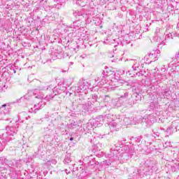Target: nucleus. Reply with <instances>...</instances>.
<instances>
[{
  "instance_id": "obj_1",
  "label": "nucleus",
  "mask_w": 179,
  "mask_h": 179,
  "mask_svg": "<svg viewBox=\"0 0 179 179\" xmlns=\"http://www.w3.org/2000/svg\"><path fill=\"white\" fill-rule=\"evenodd\" d=\"M119 155L120 152H118V150H114L111 149L110 153L108 154V160H105L101 163L95 160L94 167L99 165L103 166V164L105 166H110L111 163H114V162H118V160L120 163H127L128 160L132 159V157L135 155V150L129 147H126V150L118 157Z\"/></svg>"
},
{
  "instance_id": "obj_2",
  "label": "nucleus",
  "mask_w": 179,
  "mask_h": 179,
  "mask_svg": "<svg viewBox=\"0 0 179 179\" xmlns=\"http://www.w3.org/2000/svg\"><path fill=\"white\" fill-rule=\"evenodd\" d=\"M82 113H84V115H89L90 114H92V113H95L96 110L94 107H93V104L92 102L88 101L85 104H82Z\"/></svg>"
},
{
  "instance_id": "obj_3",
  "label": "nucleus",
  "mask_w": 179,
  "mask_h": 179,
  "mask_svg": "<svg viewBox=\"0 0 179 179\" xmlns=\"http://www.w3.org/2000/svg\"><path fill=\"white\" fill-rule=\"evenodd\" d=\"M141 122H145L148 127H152L154 122H156V117L153 115H145L144 117H140Z\"/></svg>"
},
{
  "instance_id": "obj_4",
  "label": "nucleus",
  "mask_w": 179,
  "mask_h": 179,
  "mask_svg": "<svg viewBox=\"0 0 179 179\" xmlns=\"http://www.w3.org/2000/svg\"><path fill=\"white\" fill-rule=\"evenodd\" d=\"M87 89H89L87 82L80 83L78 86L76 87V92L77 93H82V92H85Z\"/></svg>"
},
{
  "instance_id": "obj_5",
  "label": "nucleus",
  "mask_w": 179,
  "mask_h": 179,
  "mask_svg": "<svg viewBox=\"0 0 179 179\" xmlns=\"http://www.w3.org/2000/svg\"><path fill=\"white\" fill-rule=\"evenodd\" d=\"M103 122H104V116L99 115L95 118V120L92 122V127H101L103 125Z\"/></svg>"
},
{
  "instance_id": "obj_6",
  "label": "nucleus",
  "mask_w": 179,
  "mask_h": 179,
  "mask_svg": "<svg viewBox=\"0 0 179 179\" xmlns=\"http://www.w3.org/2000/svg\"><path fill=\"white\" fill-rule=\"evenodd\" d=\"M139 152H142V153H150V149H149V146L145 144H139L137 146Z\"/></svg>"
},
{
  "instance_id": "obj_7",
  "label": "nucleus",
  "mask_w": 179,
  "mask_h": 179,
  "mask_svg": "<svg viewBox=\"0 0 179 179\" xmlns=\"http://www.w3.org/2000/svg\"><path fill=\"white\" fill-rule=\"evenodd\" d=\"M6 136V134H2L1 135L2 142H0V152H2L5 149V146H6V142L8 141Z\"/></svg>"
},
{
  "instance_id": "obj_8",
  "label": "nucleus",
  "mask_w": 179,
  "mask_h": 179,
  "mask_svg": "<svg viewBox=\"0 0 179 179\" xmlns=\"http://www.w3.org/2000/svg\"><path fill=\"white\" fill-rule=\"evenodd\" d=\"M64 163L66 166H69V169H72V167H73V163H72V160L71 159V155L69 154L66 155Z\"/></svg>"
},
{
  "instance_id": "obj_9",
  "label": "nucleus",
  "mask_w": 179,
  "mask_h": 179,
  "mask_svg": "<svg viewBox=\"0 0 179 179\" xmlns=\"http://www.w3.org/2000/svg\"><path fill=\"white\" fill-rule=\"evenodd\" d=\"M9 176L10 179H17L19 178V176L17 175V171L15 169H11L10 170Z\"/></svg>"
},
{
  "instance_id": "obj_10",
  "label": "nucleus",
  "mask_w": 179,
  "mask_h": 179,
  "mask_svg": "<svg viewBox=\"0 0 179 179\" xmlns=\"http://www.w3.org/2000/svg\"><path fill=\"white\" fill-rule=\"evenodd\" d=\"M131 99H133V100L136 101V104L138 101H141V100H142V95L139 94V93L136 92V93L133 94V95L131 96Z\"/></svg>"
},
{
  "instance_id": "obj_11",
  "label": "nucleus",
  "mask_w": 179,
  "mask_h": 179,
  "mask_svg": "<svg viewBox=\"0 0 179 179\" xmlns=\"http://www.w3.org/2000/svg\"><path fill=\"white\" fill-rule=\"evenodd\" d=\"M17 132V130H16V129L10 127L5 134H7V136H13V135H16Z\"/></svg>"
},
{
  "instance_id": "obj_12",
  "label": "nucleus",
  "mask_w": 179,
  "mask_h": 179,
  "mask_svg": "<svg viewBox=\"0 0 179 179\" xmlns=\"http://www.w3.org/2000/svg\"><path fill=\"white\" fill-rule=\"evenodd\" d=\"M137 92H138V94L142 96V94H145L148 93V92H149V90H148L146 89L145 85H141L140 88L138 89V90Z\"/></svg>"
},
{
  "instance_id": "obj_13",
  "label": "nucleus",
  "mask_w": 179,
  "mask_h": 179,
  "mask_svg": "<svg viewBox=\"0 0 179 179\" xmlns=\"http://www.w3.org/2000/svg\"><path fill=\"white\" fill-rule=\"evenodd\" d=\"M109 128H110L111 132H114V131H118V129H120L118 128V125L115 122L109 124Z\"/></svg>"
},
{
  "instance_id": "obj_14",
  "label": "nucleus",
  "mask_w": 179,
  "mask_h": 179,
  "mask_svg": "<svg viewBox=\"0 0 179 179\" xmlns=\"http://www.w3.org/2000/svg\"><path fill=\"white\" fill-rule=\"evenodd\" d=\"M79 128V124H78V122H71L68 125L69 129H78Z\"/></svg>"
},
{
  "instance_id": "obj_15",
  "label": "nucleus",
  "mask_w": 179,
  "mask_h": 179,
  "mask_svg": "<svg viewBox=\"0 0 179 179\" xmlns=\"http://www.w3.org/2000/svg\"><path fill=\"white\" fill-rule=\"evenodd\" d=\"M0 163L1 164H5L6 166V164L9 163V160H8V159H6L5 157H1Z\"/></svg>"
},
{
  "instance_id": "obj_16",
  "label": "nucleus",
  "mask_w": 179,
  "mask_h": 179,
  "mask_svg": "<svg viewBox=\"0 0 179 179\" xmlns=\"http://www.w3.org/2000/svg\"><path fill=\"white\" fill-rule=\"evenodd\" d=\"M92 100L91 103H93L94 104V103H99V101H98L99 96L97 94H92Z\"/></svg>"
},
{
  "instance_id": "obj_17",
  "label": "nucleus",
  "mask_w": 179,
  "mask_h": 179,
  "mask_svg": "<svg viewBox=\"0 0 179 179\" xmlns=\"http://www.w3.org/2000/svg\"><path fill=\"white\" fill-rule=\"evenodd\" d=\"M76 50V48H69L68 52H66L64 55L66 57H72V51H75Z\"/></svg>"
},
{
  "instance_id": "obj_18",
  "label": "nucleus",
  "mask_w": 179,
  "mask_h": 179,
  "mask_svg": "<svg viewBox=\"0 0 179 179\" xmlns=\"http://www.w3.org/2000/svg\"><path fill=\"white\" fill-rule=\"evenodd\" d=\"M142 140V136L132 137L131 141H134L136 143H140Z\"/></svg>"
},
{
  "instance_id": "obj_19",
  "label": "nucleus",
  "mask_w": 179,
  "mask_h": 179,
  "mask_svg": "<svg viewBox=\"0 0 179 179\" xmlns=\"http://www.w3.org/2000/svg\"><path fill=\"white\" fill-rule=\"evenodd\" d=\"M6 166H8V167L10 168V170H12V169H14L13 167H15V163L13 162V161H8Z\"/></svg>"
},
{
  "instance_id": "obj_20",
  "label": "nucleus",
  "mask_w": 179,
  "mask_h": 179,
  "mask_svg": "<svg viewBox=\"0 0 179 179\" xmlns=\"http://www.w3.org/2000/svg\"><path fill=\"white\" fill-rule=\"evenodd\" d=\"M78 100H79L78 103H83V101L86 100V94H84V96L83 95H79Z\"/></svg>"
},
{
  "instance_id": "obj_21",
  "label": "nucleus",
  "mask_w": 179,
  "mask_h": 179,
  "mask_svg": "<svg viewBox=\"0 0 179 179\" xmlns=\"http://www.w3.org/2000/svg\"><path fill=\"white\" fill-rule=\"evenodd\" d=\"M37 155H43V145H40L38 148V151L36 152Z\"/></svg>"
},
{
  "instance_id": "obj_22",
  "label": "nucleus",
  "mask_w": 179,
  "mask_h": 179,
  "mask_svg": "<svg viewBox=\"0 0 179 179\" xmlns=\"http://www.w3.org/2000/svg\"><path fill=\"white\" fill-rule=\"evenodd\" d=\"M138 173H139V171L138 169H136V171L131 174L133 179H138Z\"/></svg>"
},
{
  "instance_id": "obj_23",
  "label": "nucleus",
  "mask_w": 179,
  "mask_h": 179,
  "mask_svg": "<svg viewBox=\"0 0 179 179\" xmlns=\"http://www.w3.org/2000/svg\"><path fill=\"white\" fill-rule=\"evenodd\" d=\"M127 104H129V106H134V104H136V101L131 98L127 100Z\"/></svg>"
},
{
  "instance_id": "obj_24",
  "label": "nucleus",
  "mask_w": 179,
  "mask_h": 179,
  "mask_svg": "<svg viewBox=\"0 0 179 179\" xmlns=\"http://www.w3.org/2000/svg\"><path fill=\"white\" fill-rule=\"evenodd\" d=\"M41 90H43V89H35V90H33V94H34V96L40 94Z\"/></svg>"
},
{
  "instance_id": "obj_25",
  "label": "nucleus",
  "mask_w": 179,
  "mask_h": 179,
  "mask_svg": "<svg viewBox=\"0 0 179 179\" xmlns=\"http://www.w3.org/2000/svg\"><path fill=\"white\" fill-rule=\"evenodd\" d=\"M129 94V92H124V94L121 95L119 100H122V99H127V96Z\"/></svg>"
},
{
  "instance_id": "obj_26",
  "label": "nucleus",
  "mask_w": 179,
  "mask_h": 179,
  "mask_svg": "<svg viewBox=\"0 0 179 179\" xmlns=\"http://www.w3.org/2000/svg\"><path fill=\"white\" fill-rule=\"evenodd\" d=\"M61 94V92H59V90H58L57 89V87H55L53 89V94H54V96H57V94Z\"/></svg>"
},
{
  "instance_id": "obj_27",
  "label": "nucleus",
  "mask_w": 179,
  "mask_h": 179,
  "mask_svg": "<svg viewBox=\"0 0 179 179\" xmlns=\"http://www.w3.org/2000/svg\"><path fill=\"white\" fill-rule=\"evenodd\" d=\"M162 96H166V97L170 96V94L169 93V91L164 90L162 92Z\"/></svg>"
},
{
  "instance_id": "obj_28",
  "label": "nucleus",
  "mask_w": 179,
  "mask_h": 179,
  "mask_svg": "<svg viewBox=\"0 0 179 179\" xmlns=\"http://www.w3.org/2000/svg\"><path fill=\"white\" fill-rule=\"evenodd\" d=\"M73 27H80V21H74L73 22Z\"/></svg>"
},
{
  "instance_id": "obj_29",
  "label": "nucleus",
  "mask_w": 179,
  "mask_h": 179,
  "mask_svg": "<svg viewBox=\"0 0 179 179\" xmlns=\"http://www.w3.org/2000/svg\"><path fill=\"white\" fill-rule=\"evenodd\" d=\"M171 129H173V127H168L166 130V132L167 135H171Z\"/></svg>"
},
{
  "instance_id": "obj_30",
  "label": "nucleus",
  "mask_w": 179,
  "mask_h": 179,
  "mask_svg": "<svg viewBox=\"0 0 179 179\" xmlns=\"http://www.w3.org/2000/svg\"><path fill=\"white\" fill-rule=\"evenodd\" d=\"M113 78H114V79H115V80H117V82L120 80V74H114L113 75Z\"/></svg>"
},
{
  "instance_id": "obj_31",
  "label": "nucleus",
  "mask_w": 179,
  "mask_h": 179,
  "mask_svg": "<svg viewBox=\"0 0 179 179\" xmlns=\"http://www.w3.org/2000/svg\"><path fill=\"white\" fill-rule=\"evenodd\" d=\"M74 16H82V13L79 12V10H76L73 13Z\"/></svg>"
},
{
  "instance_id": "obj_32",
  "label": "nucleus",
  "mask_w": 179,
  "mask_h": 179,
  "mask_svg": "<svg viewBox=\"0 0 179 179\" xmlns=\"http://www.w3.org/2000/svg\"><path fill=\"white\" fill-rule=\"evenodd\" d=\"M94 163H95V159H92L91 161L89 162L88 165L89 166H94H94H95Z\"/></svg>"
},
{
  "instance_id": "obj_33",
  "label": "nucleus",
  "mask_w": 179,
  "mask_h": 179,
  "mask_svg": "<svg viewBox=\"0 0 179 179\" xmlns=\"http://www.w3.org/2000/svg\"><path fill=\"white\" fill-rule=\"evenodd\" d=\"M81 174H82V177H85V176H87V172H86V170L82 169L81 170Z\"/></svg>"
},
{
  "instance_id": "obj_34",
  "label": "nucleus",
  "mask_w": 179,
  "mask_h": 179,
  "mask_svg": "<svg viewBox=\"0 0 179 179\" xmlns=\"http://www.w3.org/2000/svg\"><path fill=\"white\" fill-rule=\"evenodd\" d=\"M52 58L53 60L57 59V57H58V54H57L56 52H52Z\"/></svg>"
},
{
  "instance_id": "obj_35",
  "label": "nucleus",
  "mask_w": 179,
  "mask_h": 179,
  "mask_svg": "<svg viewBox=\"0 0 179 179\" xmlns=\"http://www.w3.org/2000/svg\"><path fill=\"white\" fill-rule=\"evenodd\" d=\"M148 108H149V110H154L155 109V103H151Z\"/></svg>"
},
{
  "instance_id": "obj_36",
  "label": "nucleus",
  "mask_w": 179,
  "mask_h": 179,
  "mask_svg": "<svg viewBox=\"0 0 179 179\" xmlns=\"http://www.w3.org/2000/svg\"><path fill=\"white\" fill-rule=\"evenodd\" d=\"M34 108H35V110H34V114H36L37 113V111H38V110H40V108L37 107V105H34Z\"/></svg>"
},
{
  "instance_id": "obj_37",
  "label": "nucleus",
  "mask_w": 179,
  "mask_h": 179,
  "mask_svg": "<svg viewBox=\"0 0 179 179\" xmlns=\"http://www.w3.org/2000/svg\"><path fill=\"white\" fill-rule=\"evenodd\" d=\"M53 97H54V96H52V95H49V96H46L45 97V99L46 100H48V101H50V100L52 99Z\"/></svg>"
},
{
  "instance_id": "obj_38",
  "label": "nucleus",
  "mask_w": 179,
  "mask_h": 179,
  "mask_svg": "<svg viewBox=\"0 0 179 179\" xmlns=\"http://www.w3.org/2000/svg\"><path fill=\"white\" fill-rule=\"evenodd\" d=\"M177 166L176 165H173L171 166V171H173V172H176L177 171Z\"/></svg>"
},
{
  "instance_id": "obj_39",
  "label": "nucleus",
  "mask_w": 179,
  "mask_h": 179,
  "mask_svg": "<svg viewBox=\"0 0 179 179\" xmlns=\"http://www.w3.org/2000/svg\"><path fill=\"white\" fill-rule=\"evenodd\" d=\"M119 83L124 85L125 83H127V81L122 80V79H119V80L117 81Z\"/></svg>"
},
{
  "instance_id": "obj_40",
  "label": "nucleus",
  "mask_w": 179,
  "mask_h": 179,
  "mask_svg": "<svg viewBox=\"0 0 179 179\" xmlns=\"http://www.w3.org/2000/svg\"><path fill=\"white\" fill-rule=\"evenodd\" d=\"M63 93H65L66 96H68L69 97L72 94V92H69L68 91H64Z\"/></svg>"
},
{
  "instance_id": "obj_41",
  "label": "nucleus",
  "mask_w": 179,
  "mask_h": 179,
  "mask_svg": "<svg viewBox=\"0 0 179 179\" xmlns=\"http://www.w3.org/2000/svg\"><path fill=\"white\" fill-rule=\"evenodd\" d=\"M36 99H40L41 100H43V99H45L44 96L43 95H38L36 96Z\"/></svg>"
},
{
  "instance_id": "obj_42",
  "label": "nucleus",
  "mask_w": 179,
  "mask_h": 179,
  "mask_svg": "<svg viewBox=\"0 0 179 179\" xmlns=\"http://www.w3.org/2000/svg\"><path fill=\"white\" fill-rule=\"evenodd\" d=\"M136 75H137V76H143V73L142 71H139L137 72Z\"/></svg>"
},
{
  "instance_id": "obj_43",
  "label": "nucleus",
  "mask_w": 179,
  "mask_h": 179,
  "mask_svg": "<svg viewBox=\"0 0 179 179\" xmlns=\"http://www.w3.org/2000/svg\"><path fill=\"white\" fill-rule=\"evenodd\" d=\"M45 139H46L47 142H50V141H51V136H46V137H45Z\"/></svg>"
},
{
  "instance_id": "obj_44",
  "label": "nucleus",
  "mask_w": 179,
  "mask_h": 179,
  "mask_svg": "<svg viewBox=\"0 0 179 179\" xmlns=\"http://www.w3.org/2000/svg\"><path fill=\"white\" fill-rule=\"evenodd\" d=\"M36 106L38 108H40V107H43V101L39 102Z\"/></svg>"
},
{
  "instance_id": "obj_45",
  "label": "nucleus",
  "mask_w": 179,
  "mask_h": 179,
  "mask_svg": "<svg viewBox=\"0 0 179 179\" xmlns=\"http://www.w3.org/2000/svg\"><path fill=\"white\" fill-rule=\"evenodd\" d=\"M6 139H7V141H6V143H7L8 142H9L10 141V139H12V138L9 137V136H8V134H7Z\"/></svg>"
},
{
  "instance_id": "obj_46",
  "label": "nucleus",
  "mask_w": 179,
  "mask_h": 179,
  "mask_svg": "<svg viewBox=\"0 0 179 179\" xmlns=\"http://www.w3.org/2000/svg\"><path fill=\"white\" fill-rule=\"evenodd\" d=\"M107 97H110L109 96L105 95L103 97V101L106 102L107 101Z\"/></svg>"
},
{
  "instance_id": "obj_47",
  "label": "nucleus",
  "mask_w": 179,
  "mask_h": 179,
  "mask_svg": "<svg viewBox=\"0 0 179 179\" xmlns=\"http://www.w3.org/2000/svg\"><path fill=\"white\" fill-rule=\"evenodd\" d=\"M176 59H179V52L175 56Z\"/></svg>"
},
{
  "instance_id": "obj_48",
  "label": "nucleus",
  "mask_w": 179,
  "mask_h": 179,
  "mask_svg": "<svg viewBox=\"0 0 179 179\" xmlns=\"http://www.w3.org/2000/svg\"><path fill=\"white\" fill-rule=\"evenodd\" d=\"M55 2H57V4H59L62 2V0H55Z\"/></svg>"
},
{
  "instance_id": "obj_49",
  "label": "nucleus",
  "mask_w": 179,
  "mask_h": 179,
  "mask_svg": "<svg viewBox=\"0 0 179 179\" xmlns=\"http://www.w3.org/2000/svg\"><path fill=\"white\" fill-rule=\"evenodd\" d=\"M69 31V28L64 29V33H68Z\"/></svg>"
},
{
  "instance_id": "obj_50",
  "label": "nucleus",
  "mask_w": 179,
  "mask_h": 179,
  "mask_svg": "<svg viewBox=\"0 0 179 179\" xmlns=\"http://www.w3.org/2000/svg\"><path fill=\"white\" fill-rule=\"evenodd\" d=\"M24 99H29V93L27 94L25 96H24Z\"/></svg>"
},
{
  "instance_id": "obj_51",
  "label": "nucleus",
  "mask_w": 179,
  "mask_h": 179,
  "mask_svg": "<svg viewBox=\"0 0 179 179\" xmlns=\"http://www.w3.org/2000/svg\"><path fill=\"white\" fill-rule=\"evenodd\" d=\"M153 55H155V54L148 53V57H153Z\"/></svg>"
},
{
  "instance_id": "obj_52",
  "label": "nucleus",
  "mask_w": 179,
  "mask_h": 179,
  "mask_svg": "<svg viewBox=\"0 0 179 179\" xmlns=\"http://www.w3.org/2000/svg\"><path fill=\"white\" fill-rule=\"evenodd\" d=\"M65 173H66L67 174H69L71 173V171H68V169H65Z\"/></svg>"
},
{
  "instance_id": "obj_53",
  "label": "nucleus",
  "mask_w": 179,
  "mask_h": 179,
  "mask_svg": "<svg viewBox=\"0 0 179 179\" xmlns=\"http://www.w3.org/2000/svg\"><path fill=\"white\" fill-rule=\"evenodd\" d=\"M29 113H34V109H33V108H31L29 110Z\"/></svg>"
},
{
  "instance_id": "obj_54",
  "label": "nucleus",
  "mask_w": 179,
  "mask_h": 179,
  "mask_svg": "<svg viewBox=\"0 0 179 179\" xmlns=\"http://www.w3.org/2000/svg\"><path fill=\"white\" fill-rule=\"evenodd\" d=\"M73 36V32L69 34V37H72Z\"/></svg>"
},
{
  "instance_id": "obj_55",
  "label": "nucleus",
  "mask_w": 179,
  "mask_h": 179,
  "mask_svg": "<svg viewBox=\"0 0 179 179\" xmlns=\"http://www.w3.org/2000/svg\"><path fill=\"white\" fill-rule=\"evenodd\" d=\"M175 166H176V168L178 169V170H179V163L175 164Z\"/></svg>"
},
{
  "instance_id": "obj_56",
  "label": "nucleus",
  "mask_w": 179,
  "mask_h": 179,
  "mask_svg": "<svg viewBox=\"0 0 179 179\" xmlns=\"http://www.w3.org/2000/svg\"><path fill=\"white\" fill-rule=\"evenodd\" d=\"M102 74L103 76V78H106V72H104V71H103Z\"/></svg>"
},
{
  "instance_id": "obj_57",
  "label": "nucleus",
  "mask_w": 179,
  "mask_h": 179,
  "mask_svg": "<svg viewBox=\"0 0 179 179\" xmlns=\"http://www.w3.org/2000/svg\"><path fill=\"white\" fill-rule=\"evenodd\" d=\"M96 156H98V157H101L102 155L101 154H97Z\"/></svg>"
},
{
  "instance_id": "obj_58",
  "label": "nucleus",
  "mask_w": 179,
  "mask_h": 179,
  "mask_svg": "<svg viewBox=\"0 0 179 179\" xmlns=\"http://www.w3.org/2000/svg\"><path fill=\"white\" fill-rule=\"evenodd\" d=\"M99 80H100V79H99V78H95V82H99Z\"/></svg>"
},
{
  "instance_id": "obj_59",
  "label": "nucleus",
  "mask_w": 179,
  "mask_h": 179,
  "mask_svg": "<svg viewBox=\"0 0 179 179\" xmlns=\"http://www.w3.org/2000/svg\"><path fill=\"white\" fill-rule=\"evenodd\" d=\"M157 54H159L160 53V50H156Z\"/></svg>"
},
{
  "instance_id": "obj_60",
  "label": "nucleus",
  "mask_w": 179,
  "mask_h": 179,
  "mask_svg": "<svg viewBox=\"0 0 179 179\" xmlns=\"http://www.w3.org/2000/svg\"><path fill=\"white\" fill-rule=\"evenodd\" d=\"M69 140L70 141H73V137H71Z\"/></svg>"
},
{
  "instance_id": "obj_61",
  "label": "nucleus",
  "mask_w": 179,
  "mask_h": 179,
  "mask_svg": "<svg viewBox=\"0 0 179 179\" xmlns=\"http://www.w3.org/2000/svg\"><path fill=\"white\" fill-rule=\"evenodd\" d=\"M2 107H6V103L3 104Z\"/></svg>"
},
{
  "instance_id": "obj_62",
  "label": "nucleus",
  "mask_w": 179,
  "mask_h": 179,
  "mask_svg": "<svg viewBox=\"0 0 179 179\" xmlns=\"http://www.w3.org/2000/svg\"><path fill=\"white\" fill-rule=\"evenodd\" d=\"M14 73H16V70H13Z\"/></svg>"
},
{
  "instance_id": "obj_63",
  "label": "nucleus",
  "mask_w": 179,
  "mask_h": 179,
  "mask_svg": "<svg viewBox=\"0 0 179 179\" xmlns=\"http://www.w3.org/2000/svg\"><path fill=\"white\" fill-rule=\"evenodd\" d=\"M52 122H55V120L52 121Z\"/></svg>"
},
{
  "instance_id": "obj_64",
  "label": "nucleus",
  "mask_w": 179,
  "mask_h": 179,
  "mask_svg": "<svg viewBox=\"0 0 179 179\" xmlns=\"http://www.w3.org/2000/svg\"><path fill=\"white\" fill-rule=\"evenodd\" d=\"M77 48H79V45H77Z\"/></svg>"
}]
</instances>
